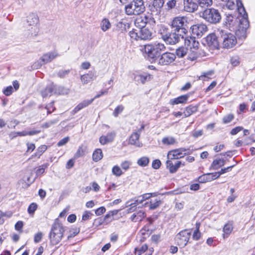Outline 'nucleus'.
<instances>
[{
    "mask_svg": "<svg viewBox=\"0 0 255 255\" xmlns=\"http://www.w3.org/2000/svg\"><path fill=\"white\" fill-rule=\"evenodd\" d=\"M166 50L164 44L161 43L153 44H147L141 47L140 51L143 54L145 58L151 62L158 60L162 52Z\"/></svg>",
    "mask_w": 255,
    "mask_h": 255,
    "instance_id": "f257e3e1",
    "label": "nucleus"
},
{
    "mask_svg": "<svg viewBox=\"0 0 255 255\" xmlns=\"http://www.w3.org/2000/svg\"><path fill=\"white\" fill-rule=\"evenodd\" d=\"M247 17V13H244L238 20L234 16L229 15L226 17L225 22L227 26L231 27L234 26L235 22H237L238 23V29L236 31V34L239 35L240 33L241 36L245 37L246 30L249 27V21Z\"/></svg>",
    "mask_w": 255,
    "mask_h": 255,
    "instance_id": "f03ea898",
    "label": "nucleus"
},
{
    "mask_svg": "<svg viewBox=\"0 0 255 255\" xmlns=\"http://www.w3.org/2000/svg\"><path fill=\"white\" fill-rule=\"evenodd\" d=\"M159 34L161 38L167 43L173 45L178 43L180 38H184V36L180 33L173 30H170L164 26H161L159 29Z\"/></svg>",
    "mask_w": 255,
    "mask_h": 255,
    "instance_id": "7ed1b4c3",
    "label": "nucleus"
},
{
    "mask_svg": "<svg viewBox=\"0 0 255 255\" xmlns=\"http://www.w3.org/2000/svg\"><path fill=\"white\" fill-rule=\"evenodd\" d=\"M64 232L62 225L55 222L52 225L49 235L50 242L53 246L57 245L62 240Z\"/></svg>",
    "mask_w": 255,
    "mask_h": 255,
    "instance_id": "20e7f679",
    "label": "nucleus"
},
{
    "mask_svg": "<svg viewBox=\"0 0 255 255\" xmlns=\"http://www.w3.org/2000/svg\"><path fill=\"white\" fill-rule=\"evenodd\" d=\"M142 0H133L125 6V12L128 15H139L145 10Z\"/></svg>",
    "mask_w": 255,
    "mask_h": 255,
    "instance_id": "39448f33",
    "label": "nucleus"
},
{
    "mask_svg": "<svg viewBox=\"0 0 255 255\" xmlns=\"http://www.w3.org/2000/svg\"><path fill=\"white\" fill-rule=\"evenodd\" d=\"M201 16L207 22L213 24L219 22L221 19V15L219 10L214 8L205 9L201 13Z\"/></svg>",
    "mask_w": 255,
    "mask_h": 255,
    "instance_id": "423d86ee",
    "label": "nucleus"
},
{
    "mask_svg": "<svg viewBox=\"0 0 255 255\" xmlns=\"http://www.w3.org/2000/svg\"><path fill=\"white\" fill-rule=\"evenodd\" d=\"M217 32L218 36H220L223 41V45L224 48H231L236 45L237 39L233 34L223 29L218 30Z\"/></svg>",
    "mask_w": 255,
    "mask_h": 255,
    "instance_id": "0eeeda50",
    "label": "nucleus"
},
{
    "mask_svg": "<svg viewBox=\"0 0 255 255\" xmlns=\"http://www.w3.org/2000/svg\"><path fill=\"white\" fill-rule=\"evenodd\" d=\"M187 22L186 18L183 16L176 17L174 18L171 24L172 28L174 31L180 33L182 35L186 34L187 30L185 28L186 23Z\"/></svg>",
    "mask_w": 255,
    "mask_h": 255,
    "instance_id": "6e6552de",
    "label": "nucleus"
},
{
    "mask_svg": "<svg viewBox=\"0 0 255 255\" xmlns=\"http://www.w3.org/2000/svg\"><path fill=\"white\" fill-rule=\"evenodd\" d=\"M135 25L139 29L144 28L146 25L153 26L155 20L150 14L144 15L137 17L134 21Z\"/></svg>",
    "mask_w": 255,
    "mask_h": 255,
    "instance_id": "1a4fd4ad",
    "label": "nucleus"
},
{
    "mask_svg": "<svg viewBox=\"0 0 255 255\" xmlns=\"http://www.w3.org/2000/svg\"><path fill=\"white\" fill-rule=\"evenodd\" d=\"M58 56V54L56 51L45 53L40 57L38 61L34 63L33 67L37 69L40 67L42 65L51 62Z\"/></svg>",
    "mask_w": 255,
    "mask_h": 255,
    "instance_id": "9d476101",
    "label": "nucleus"
},
{
    "mask_svg": "<svg viewBox=\"0 0 255 255\" xmlns=\"http://www.w3.org/2000/svg\"><path fill=\"white\" fill-rule=\"evenodd\" d=\"M176 55L169 52H163L158 59V64L161 66H168L176 59Z\"/></svg>",
    "mask_w": 255,
    "mask_h": 255,
    "instance_id": "9b49d317",
    "label": "nucleus"
},
{
    "mask_svg": "<svg viewBox=\"0 0 255 255\" xmlns=\"http://www.w3.org/2000/svg\"><path fill=\"white\" fill-rule=\"evenodd\" d=\"M164 0H153L148 5V9L151 15H158L160 13L164 5Z\"/></svg>",
    "mask_w": 255,
    "mask_h": 255,
    "instance_id": "f8f14e48",
    "label": "nucleus"
},
{
    "mask_svg": "<svg viewBox=\"0 0 255 255\" xmlns=\"http://www.w3.org/2000/svg\"><path fill=\"white\" fill-rule=\"evenodd\" d=\"M191 232L185 230L179 232L176 237V241L178 245L181 247H184L187 244L190 238Z\"/></svg>",
    "mask_w": 255,
    "mask_h": 255,
    "instance_id": "ddd939ff",
    "label": "nucleus"
},
{
    "mask_svg": "<svg viewBox=\"0 0 255 255\" xmlns=\"http://www.w3.org/2000/svg\"><path fill=\"white\" fill-rule=\"evenodd\" d=\"M188 149L185 148H178L171 150L168 152L167 157L170 159H175L183 157L185 154L190 153L189 152H185L188 151Z\"/></svg>",
    "mask_w": 255,
    "mask_h": 255,
    "instance_id": "4468645a",
    "label": "nucleus"
},
{
    "mask_svg": "<svg viewBox=\"0 0 255 255\" xmlns=\"http://www.w3.org/2000/svg\"><path fill=\"white\" fill-rule=\"evenodd\" d=\"M226 2V6L229 9H234L236 7H237L239 12L240 14L242 15L244 13H247L245 9L243 6L242 1L240 0H237L236 4H235L233 1L228 0V1H225Z\"/></svg>",
    "mask_w": 255,
    "mask_h": 255,
    "instance_id": "2eb2a0df",
    "label": "nucleus"
},
{
    "mask_svg": "<svg viewBox=\"0 0 255 255\" xmlns=\"http://www.w3.org/2000/svg\"><path fill=\"white\" fill-rule=\"evenodd\" d=\"M192 32L194 35L198 37H201L204 33L207 32L208 28L206 25L201 23L193 25L191 27Z\"/></svg>",
    "mask_w": 255,
    "mask_h": 255,
    "instance_id": "dca6fc26",
    "label": "nucleus"
},
{
    "mask_svg": "<svg viewBox=\"0 0 255 255\" xmlns=\"http://www.w3.org/2000/svg\"><path fill=\"white\" fill-rule=\"evenodd\" d=\"M184 10L188 12L195 11L198 7V5L194 0H183Z\"/></svg>",
    "mask_w": 255,
    "mask_h": 255,
    "instance_id": "f3484780",
    "label": "nucleus"
},
{
    "mask_svg": "<svg viewBox=\"0 0 255 255\" xmlns=\"http://www.w3.org/2000/svg\"><path fill=\"white\" fill-rule=\"evenodd\" d=\"M97 78L95 71H90L87 74L81 76L80 80L83 85L87 84L91 81L95 80Z\"/></svg>",
    "mask_w": 255,
    "mask_h": 255,
    "instance_id": "a211bd4d",
    "label": "nucleus"
},
{
    "mask_svg": "<svg viewBox=\"0 0 255 255\" xmlns=\"http://www.w3.org/2000/svg\"><path fill=\"white\" fill-rule=\"evenodd\" d=\"M62 92L57 91L56 85L51 83L48 85L45 89L41 92V95L43 98L50 96L54 94H61Z\"/></svg>",
    "mask_w": 255,
    "mask_h": 255,
    "instance_id": "6ab92c4d",
    "label": "nucleus"
},
{
    "mask_svg": "<svg viewBox=\"0 0 255 255\" xmlns=\"http://www.w3.org/2000/svg\"><path fill=\"white\" fill-rule=\"evenodd\" d=\"M184 38L185 45L190 49L196 50L198 48L199 43L195 37L187 36Z\"/></svg>",
    "mask_w": 255,
    "mask_h": 255,
    "instance_id": "aec40b11",
    "label": "nucleus"
},
{
    "mask_svg": "<svg viewBox=\"0 0 255 255\" xmlns=\"http://www.w3.org/2000/svg\"><path fill=\"white\" fill-rule=\"evenodd\" d=\"M116 133L115 131L108 132L106 135H102L99 138V142L102 145H105L114 141Z\"/></svg>",
    "mask_w": 255,
    "mask_h": 255,
    "instance_id": "412c9836",
    "label": "nucleus"
},
{
    "mask_svg": "<svg viewBox=\"0 0 255 255\" xmlns=\"http://www.w3.org/2000/svg\"><path fill=\"white\" fill-rule=\"evenodd\" d=\"M25 35L27 37H33L38 34L39 28L37 25L27 26L25 25Z\"/></svg>",
    "mask_w": 255,
    "mask_h": 255,
    "instance_id": "4be33fe9",
    "label": "nucleus"
},
{
    "mask_svg": "<svg viewBox=\"0 0 255 255\" xmlns=\"http://www.w3.org/2000/svg\"><path fill=\"white\" fill-rule=\"evenodd\" d=\"M140 40H150L152 38V33L147 28H142L139 30Z\"/></svg>",
    "mask_w": 255,
    "mask_h": 255,
    "instance_id": "5701e85b",
    "label": "nucleus"
},
{
    "mask_svg": "<svg viewBox=\"0 0 255 255\" xmlns=\"http://www.w3.org/2000/svg\"><path fill=\"white\" fill-rule=\"evenodd\" d=\"M146 215L145 212L140 210L136 213L133 214L130 217V219L131 221L134 222H140L146 217Z\"/></svg>",
    "mask_w": 255,
    "mask_h": 255,
    "instance_id": "b1692460",
    "label": "nucleus"
},
{
    "mask_svg": "<svg viewBox=\"0 0 255 255\" xmlns=\"http://www.w3.org/2000/svg\"><path fill=\"white\" fill-rule=\"evenodd\" d=\"M39 21V18L37 15L35 13H32L29 14L27 17V26H34L37 25Z\"/></svg>",
    "mask_w": 255,
    "mask_h": 255,
    "instance_id": "393cba45",
    "label": "nucleus"
},
{
    "mask_svg": "<svg viewBox=\"0 0 255 255\" xmlns=\"http://www.w3.org/2000/svg\"><path fill=\"white\" fill-rule=\"evenodd\" d=\"M188 98V95H182L176 98L171 99L169 103L172 105H177L179 104H184L186 103Z\"/></svg>",
    "mask_w": 255,
    "mask_h": 255,
    "instance_id": "a878e982",
    "label": "nucleus"
},
{
    "mask_svg": "<svg viewBox=\"0 0 255 255\" xmlns=\"http://www.w3.org/2000/svg\"><path fill=\"white\" fill-rule=\"evenodd\" d=\"M206 41L210 46L217 47L218 46V41L217 37L215 34H211L206 37Z\"/></svg>",
    "mask_w": 255,
    "mask_h": 255,
    "instance_id": "bb28decb",
    "label": "nucleus"
},
{
    "mask_svg": "<svg viewBox=\"0 0 255 255\" xmlns=\"http://www.w3.org/2000/svg\"><path fill=\"white\" fill-rule=\"evenodd\" d=\"M139 136V134L136 132H133L129 137V143L138 147H141L142 146V144L138 141Z\"/></svg>",
    "mask_w": 255,
    "mask_h": 255,
    "instance_id": "cd10ccee",
    "label": "nucleus"
},
{
    "mask_svg": "<svg viewBox=\"0 0 255 255\" xmlns=\"http://www.w3.org/2000/svg\"><path fill=\"white\" fill-rule=\"evenodd\" d=\"M94 100V99H92L90 100H84L80 104H79L73 110V112L76 113L83 109L85 107H87L89 105H90Z\"/></svg>",
    "mask_w": 255,
    "mask_h": 255,
    "instance_id": "c85d7f7f",
    "label": "nucleus"
},
{
    "mask_svg": "<svg viewBox=\"0 0 255 255\" xmlns=\"http://www.w3.org/2000/svg\"><path fill=\"white\" fill-rule=\"evenodd\" d=\"M233 229V224L231 222H228L225 225L223 228L224 234L223 237L224 239L227 238L228 236L231 233Z\"/></svg>",
    "mask_w": 255,
    "mask_h": 255,
    "instance_id": "c756f323",
    "label": "nucleus"
},
{
    "mask_svg": "<svg viewBox=\"0 0 255 255\" xmlns=\"http://www.w3.org/2000/svg\"><path fill=\"white\" fill-rule=\"evenodd\" d=\"M198 110L197 106L190 105L187 107L183 112L184 117H188Z\"/></svg>",
    "mask_w": 255,
    "mask_h": 255,
    "instance_id": "7c9ffc66",
    "label": "nucleus"
},
{
    "mask_svg": "<svg viewBox=\"0 0 255 255\" xmlns=\"http://www.w3.org/2000/svg\"><path fill=\"white\" fill-rule=\"evenodd\" d=\"M103 157V152L101 149L97 148L95 149L92 155L93 160L95 162L100 161Z\"/></svg>",
    "mask_w": 255,
    "mask_h": 255,
    "instance_id": "2f4dec72",
    "label": "nucleus"
},
{
    "mask_svg": "<svg viewBox=\"0 0 255 255\" xmlns=\"http://www.w3.org/2000/svg\"><path fill=\"white\" fill-rule=\"evenodd\" d=\"M225 164V160L223 159H216L214 160L212 164L211 168L214 170H217L221 167L224 166Z\"/></svg>",
    "mask_w": 255,
    "mask_h": 255,
    "instance_id": "473e14b6",
    "label": "nucleus"
},
{
    "mask_svg": "<svg viewBox=\"0 0 255 255\" xmlns=\"http://www.w3.org/2000/svg\"><path fill=\"white\" fill-rule=\"evenodd\" d=\"M149 209L154 210L158 207L161 204V201L159 198L151 199L150 201Z\"/></svg>",
    "mask_w": 255,
    "mask_h": 255,
    "instance_id": "72a5a7b5",
    "label": "nucleus"
},
{
    "mask_svg": "<svg viewBox=\"0 0 255 255\" xmlns=\"http://www.w3.org/2000/svg\"><path fill=\"white\" fill-rule=\"evenodd\" d=\"M111 24L109 20L104 18L101 22V27L103 31H106L111 28Z\"/></svg>",
    "mask_w": 255,
    "mask_h": 255,
    "instance_id": "f704fd0d",
    "label": "nucleus"
},
{
    "mask_svg": "<svg viewBox=\"0 0 255 255\" xmlns=\"http://www.w3.org/2000/svg\"><path fill=\"white\" fill-rule=\"evenodd\" d=\"M150 78L151 76L149 74L139 75L135 77L138 82H140L142 84H144L146 81H149Z\"/></svg>",
    "mask_w": 255,
    "mask_h": 255,
    "instance_id": "c9c22d12",
    "label": "nucleus"
},
{
    "mask_svg": "<svg viewBox=\"0 0 255 255\" xmlns=\"http://www.w3.org/2000/svg\"><path fill=\"white\" fill-rule=\"evenodd\" d=\"M199 56V53L198 51V49H190V52L188 53V59L191 61L196 60Z\"/></svg>",
    "mask_w": 255,
    "mask_h": 255,
    "instance_id": "e433bc0d",
    "label": "nucleus"
},
{
    "mask_svg": "<svg viewBox=\"0 0 255 255\" xmlns=\"http://www.w3.org/2000/svg\"><path fill=\"white\" fill-rule=\"evenodd\" d=\"M128 26V23H124L123 21H119L116 24V29L121 32H124L126 31L127 27Z\"/></svg>",
    "mask_w": 255,
    "mask_h": 255,
    "instance_id": "4c0bfd02",
    "label": "nucleus"
},
{
    "mask_svg": "<svg viewBox=\"0 0 255 255\" xmlns=\"http://www.w3.org/2000/svg\"><path fill=\"white\" fill-rule=\"evenodd\" d=\"M177 1L176 0H168L165 4V6L166 7V8L167 10L169 11L172 9L177 8Z\"/></svg>",
    "mask_w": 255,
    "mask_h": 255,
    "instance_id": "58836bf2",
    "label": "nucleus"
},
{
    "mask_svg": "<svg viewBox=\"0 0 255 255\" xmlns=\"http://www.w3.org/2000/svg\"><path fill=\"white\" fill-rule=\"evenodd\" d=\"M46 149L47 146L45 145L40 146L37 149L36 152L31 156V158H32L34 156H36L39 158Z\"/></svg>",
    "mask_w": 255,
    "mask_h": 255,
    "instance_id": "ea45409f",
    "label": "nucleus"
},
{
    "mask_svg": "<svg viewBox=\"0 0 255 255\" xmlns=\"http://www.w3.org/2000/svg\"><path fill=\"white\" fill-rule=\"evenodd\" d=\"M149 162V159L146 156H143L137 161V164L141 167L146 166Z\"/></svg>",
    "mask_w": 255,
    "mask_h": 255,
    "instance_id": "a19ab883",
    "label": "nucleus"
},
{
    "mask_svg": "<svg viewBox=\"0 0 255 255\" xmlns=\"http://www.w3.org/2000/svg\"><path fill=\"white\" fill-rule=\"evenodd\" d=\"M162 142L165 145H172L176 142L175 139L171 136L164 137L162 139Z\"/></svg>",
    "mask_w": 255,
    "mask_h": 255,
    "instance_id": "79ce46f5",
    "label": "nucleus"
},
{
    "mask_svg": "<svg viewBox=\"0 0 255 255\" xmlns=\"http://www.w3.org/2000/svg\"><path fill=\"white\" fill-rule=\"evenodd\" d=\"M209 173L204 174L198 178V181L200 183H205L207 182H210L212 181V178L210 177Z\"/></svg>",
    "mask_w": 255,
    "mask_h": 255,
    "instance_id": "37998d69",
    "label": "nucleus"
},
{
    "mask_svg": "<svg viewBox=\"0 0 255 255\" xmlns=\"http://www.w3.org/2000/svg\"><path fill=\"white\" fill-rule=\"evenodd\" d=\"M187 53V48L183 47H181L176 49V55L178 57H184Z\"/></svg>",
    "mask_w": 255,
    "mask_h": 255,
    "instance_id": "c03bdc74",
    "label": "nucleus"
},
{
    "mask_svg": "<svg viewBox=\"0 0 255 255\" xmlns=\"http://www.w3.org/2000/svg\"><path fill=\"white\" fill-rule=\"evenodd\" d=\"M198 5L201 7H208L211 5L213 3L212 0H197Z\"/></svg>",
    "mask_w": 255,
    "mask_h": 255,
    "instance_id": "a18cd8bd",
    "label": "nucleus"
},
{
    "mask_svg": "<svg viewBox=\"0 0 255 255\" xmlns=\"http://www.w3.org/2000/svg\"><path fill=\"white\" fill-rule=\"evenodd\" d=\"M48 163H45L39 166L35 171L36 175L38 176L42 175L45 172V170L48 167Z\"/></svg>",
    "mask_w": 255,
    "mask_h": 255,
    "instance_id": "49530a36",
    "label": "nucleus"
},
{
    "mask_svg": "<svg viewBox=\"0 0 255 255\" xmlns=\"http://www.w3.org/2000/svg\"><path fill=\"white\" fill-rule=\"evenodd\" d=\"M112 172L114 175L117 177L121 176L124 173L121 168L118 165H115L113 167Z\"/></svg>",
    "mask_w": 255,
    "mask_h": 255,
    "instance_id": "de8ad7c7",
    "label": "nucleus"
},
{
    "mask_svg": "<svg viewBox=\"0 0 255 255\" xmlns=\"http://www.w3.org/2000/svg\"><path fill=\"white\" fill-rule=\"evenodd\" d=\"M230 63L234 67L239 65L240 63V58L238 55H234L230 58Z\"/></svg>",
    "mask_w": 255,
    "mask_h": 255,
    "instance_id": "09e8293b",
    "label": "nucleus"
},
{
    "mask_svg": "<svg viewBox=\"0 0 255 255\" xmlns=\"http://www.w3.org/2000/svg\"><path fill=\"white\" fill-rule=\"evenodd\" d=\"M138 33L139 31L137 32L136 30H132L129 32L128 34L131 39L137 41L140 40Z\"/></svg>",
    "mask_w": 255,
    "mask_h": 255,
    "instance_id": "8fccbe9b",
    "label": "nucleus"
},
{
    "mask_svg": "<svg viewBox=\"0 0 255 255\" xmlns=\"http://www.w3.org/2000/svg\"><path fill=\"white\" fill-rule=\"evenodd\" d=\"M85 150L83 148V146H80L79 147L77 151L75 153L74 155V157L75 158H79L80 157L83 156L85 155Z\"/></svg>",
    "mask_w": 255,
    "mask_h": 255,
    "instance_id": "3c124183",
    "label": "nucleus"
},
{
    "mask_svg": "<svg viewBox=\"0 0 255 255\" xmlns=\"http://www.w3.org/2000/svg\"><path fill=\"white\" fill-rule=\"evenodd\" d=\"M213 73L214 72L213 71L211 70L208 71L206 73H204L203 75H201L199 77V79L203 81L208 80V79H210L209 76L212 75Z\"/></svg>",
    "mask_w": 255,
    "mask_h": 255,
    "instance_id": "603ef678",
    "label": "nucleus"
},
{
    "mask_svg": "<svg viewBox=\"0 0 255 255\" xmlns=\"http://www.w3.org/2000/svg\"><path fill=\"white\" fill-rule=\"evenodd\" d=\"M37 208V205L35 203H31L27 209V212L29 214H33Z\"/></svg>",
    "mask_w": 255,
    "mask_h": 255,
    "instance_id": "864d4df0",
    "label": "nucleus"
},
{
    "mask_svg": "<svg viewBox=\"0 0 255 255\" xmlns=\"http://www.w3.org/2000/svg\"><path fill=\"white\" fill-rule=\"evenodd\" d=\"M80 232L79 229H72L69 231V235L67 237V240L75 237Z\"/></svg>",
    "mask_w": 255,
    "mask_h": 255,
    "instance_id": "5fc2aeb1",
    "label": "nucleus"
},
{
    "mask_svg": "<svg viewBox=\"0 0 255 255\" xmlns=\"http://www.w3.org/2000/svg\"><path fill=\"white\" fill-rule=\"evenodd\" d=\"M59 121L58 119H54L53 120H51L49 122H47L44 124H43L41 127L43 128H48L51 127L52 125L56 124Z\"/></svg>",
    "mask_w": 255,
    "mask_h": 255,
    "instance_id": "6e6d98bb",
    "label": "nucleus"
},
{
    "mask_svg": "<svg viewBox=\"0 0 255 255\" xmlns=\"http://www.w3.org/2000/svg\"><path fill=\"white\" fill-rule=\"evenodd\" d=\"M234 116L233 114H228L223 117V122L224 124L229 123L234 119Z\"/></svg>",
    "mask_w": 255,
    "mask_h": 255,
    "instance_id": "4d7b16f0",
    "label": "nucleus"
},
{
    "mask_svg": "<svg viewBox=\"0 0 255 255\" xmlns=\"http://www.w3.org/2000/svg\"><path fill=\"white\" fill-rule=\"evenodd\" d=\"M124 108L123 106H122L121 105H119L115 109V110H114V111L113 112V115L115 117H118L119 114L123 112V111L124 110Z\"/></svg>",
    "mask_w": 255,
    "mask_h": 255,
    "instance_id": "13d9d810",
    "label": "nucleus"
},
{
    "mask_svg": "<svg viewBox=\"0 0 255 255\" xmlns=\"http://www.w3.org/2000/svg\"><path fill=\"white\" fill-rule=\"evenodd\" d=\"M130 203V201L127 202V207L130 206V207L128 209V213H131L134 212L136 209V207L137 206L136 204H133V203Z\"/></svg>",
    "mask_w": 255,
    "mask_h": 255,
    "instance_id": "bf43d9fd",
    "label": "nucleus"
},
{
    "mask_svg": "<svg viewBox=\"0 0 255 255\" xmlns=\"http://www.w3.org/2000/svg\"><path fill=\"white\" fill-rule=\"evenodd\" d=\"M13 88L11 86H9L6 87L3 90V93L6 96H10L13 92Z\"/></svg>",
    "mask_w": 255,
    "mask_h": 255,
    "instance_id": "052dcab7",
    "label": "nucleus"
},
{
    "mask_svg": "<svg viewBox=\"0 0 255 255\" xmlns=\"http://www.w3.org/2000/svg\"><path fill=\"white\" fill-rule=\"evenodd\" d=\"M182 164V162L180 161H178L176 163L173 164V167L170 169V173H175L178 168L180 167V165Z\"/></svg>",
    "mask_w": 255,
    "mask_h": 255,
    "instance_id": "680f3d73",
    "label": "nucleus"
},
{
    "mask_svg": "<svg viewBox=\"0 0 255 255\" xmlns=\"http://www.w3.org/2000/svg\"><path fill=\"white\" fill-rule=\"evenodd\" d=\"M161 163L159 159H155L152 162V167L155 169H158L160 168Z\"/></svg>",
    "mask_w": 255,
    "mask_h": 255,
    "instance_id": "e2e57ef3",
    "label": "nucleus"
},
{
    "mask_svg": "<svg viewBox=\"0 0 255 255\" xmlns=\"http://www.w3.org/2000/svg\"><path fill=\"white\" fill-rule=\"evenodd\" d=\"M70 71V70H60L57 73V75L59 77L63 78L65 77L66 75H68Z\"/></svg>",
    "mask_w": 255,
    "mask_h": 255,
    "instance_id": "0e129e2a",
    "label": "nucleus"
},
{
    "mask_svg": "<svg viewBox=\"0 0 255 255\" xmlns=\"http://www.w3.org/2000/svg\"><path fill=\"white\" fill-rule=\"evenodd\" d=\"M131 164V163L130 161L126 160L121 163V167L125 170H127Z\"/></svg>",
    "mask_w": 255,
    "mask_h": 255,
    "instance_id": "69168bd1",
    "label": "nucleus"
},
{
    "mask_svg": "<svg viewBox=\"0 0 255 255\" xmlns=\"http://www.w3.org/2000/svg\"><path fill=\"white\" fill-rule=\"evenodd\" d=\"M43 236V234L41 232H38L34 236V241L35 243H38L40 242Z\"/></svg>",
    "mask_w": 255,
    "mask_h": 255,
    "instance_id": "338daca9",
    "label": "nucleus"
},
{
    "mask_svg": "<svg viewBox=\"0 0 255 255\" xmlns=\"http://www.w3.org/2000/svg\"><path fill=\"white\" fill-rule=\"evenodd\" d=\"M69 140V137L68 136L65 137L61 139L58 143V146H61L66 144Z\"/></svg>",
    "mask_w": 255,
    "mask_h": 255,
    "instance_id": "774afa93",
    "label": "nucleus"
}]
</instances>
